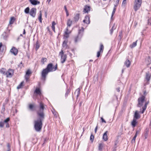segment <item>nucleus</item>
<instances>
[{"instance_id": "f257e3e1", "label": "nucleus", "mask_w": 151, "mask_h": 151, "mask_svg": "<svg viewBox=\"0 0 151 151\" xmlns=\"http://www.w3.org/2000/svg\"><path fill=\"white\" fill-rule=\"evenodd\" d=\"M38 110V132L42 127V122L45 118L44 110L45 109V105L42 102H40L39 108Z\"/></svg>"}, {"instance_id": "f03ea898", "label": "nucleus", "mask_w": 151, "mask_h": 151, "mask_svg": "<svg viewBox=\"0 0 151 151\" xmlns=\"http://www.w3.org/2000/svg\"><path fill=\"white\" fill-rule=\"evenodd\" d=\"M138 101L137 106L139 107H142V111H140L139 112L143 114L147 108V106L149 103V101H146L145 99V96L143 95L138 98Z\"/></svg>"}, {"instance_id": "7ed1b4c3", "label": "nucleus", "mask_w": 151, "mask_h": 151, "mask_svg": "<svg viewBox=\"0 0 151 151\" xmlns=\"http://www.w3.org/2000/svg\"><path fill=\"white\" fill-rule=\"evenodd\" d=\"M57 68V65L56 64L55 67H53L52 63L48 64L47 67L44 69L42 73V79L45 80L46 75L50 72L53 71L55 70Z\"/></svg>"}, {"instance_id": "20e7f679", "label": "nucleus", "mask_w": 151, "mask_h": 151, "mask_svg": "<svg viewBox=\"0 0 151 151\" xmlns=\"http://www.w3.org/2000/svg\"><path fill=\"white\" fill-rule=\"evenodd\" d=\"M0 73L3 75L6 76L7 78H11L14 75V71L12 69H9L6 70V68H1L0 70Z\"/></svg>"}, {"instance_id": "39448f33", "label": "nucleus", "mask_w": 151, "mask_h": 151, "mask_svg": "<svg viewBox=\"0 0 151 151\" xmlns=\"http://www.w3.org/2000/svg\"><path fill=\"white\" fill-rule=\"evenodd\" d=\"M142 1H135L134 8L135 11H137L140 7Z\"/></svg>"}, {"instance_id": "423d86ee", "label": "nucleus", "mask_w": 151, "mask_h": 151, "mask_svg": "<svg viewBox=\"0 0 151 151\" xmlns=\"http://www.w3.org/2000/svg\"><path fill=\"white\" fill-rule=\"evenodd\" d=\"M59 55L61 57V61L62 63H63L66 60L67 55L66 54H64L62 50L60 52Z\"/></svg>"}, {"instance_id": "0eeeda50", "label": "nucleus", "mask_w": 151, "mask_h": 151, "mask_svg": "<svg viewBox=\"0 0 151 151\" xmlns=\"http://www.w3.org/2000/svg\"><path fill=\"white\" fill-rule=\"evenodd\" d=\"M32 74V72L30 70L28 69L27 70L24 77L26 82H28L29 81V79Z\"/></svg>"}, {"instance_id": "6e6552de", "label": "nucleus", "mask_w": 151, "mask_h": 151, "mask_svg": "<svg viewBox=\"0 0 151 151\" xmlns=\"http://www.w3.org/2000/svg\"><path fill=\"white\" fill-rule=\"evenodd\" d=\"M36 9L35 8H33L31 9L30 11L29 14L30 15L33 17H35L36 15Z\"/></svg>"}, {"instance_id": "1a4fd4ad", "label": "nucleus", "mask_w": 151, "mask_h": 151, "mask_svg": "<svg viewBox=\"0 0 151 151\" xmlns=\"http://www.w3.org/2000/svg\"><path fill=\"white\" fill-rule=\"evenodd\" d=\"M11 52L14 55H16L18 52V50L15 47H13L10 50Z\"/></svg>"}, {"instance_id": "9d476101", "label": "nucleus", "mask_w": 151, "mask_h": 151, "mask_svg": "<svg viewBox=\"0 0 151 151\" xmlns=\"http://www.w3.org/2000/svg\"><path fill=\"white\" fill-rule=\"evenodd\" d=\"M104 49V46L102 44H101L100 47V50L97 52V57H99L100 56V53L103 52Z\"/></svg>"}, {"instance_id": "9b49d317", "label": "nucleus", "mask_w": 151, "mask_h": 151, "mask_svg": "<svg viewBox=\"0 0 151 151\" xmlns=\"http://www.w3.org/2000/svg\"><path fill=\"white\" fill-rule=\"evenodd\" d=\"M29 108L32 111H34L36 108V106L34 104H29Z\"/></svg>"}, {"instance_id": "f8f14e48", "label": "nucleus", "mask_w": 151, "mask_h": 151, "mask_svg": "<svg viewBox=\"0 0 151 151\" xmlns=\"http://www.w3.org/2000/svg\"><path fill=\"white\" fill-rule=\"evenodd\" d=\"M79 14H77L75 15V16L73 18V22H77L79 20Z\"/></svg>"}, {"instance_id": "ddd939ff", "label": "nucleus", "mask_w": 151, "mask_h": 151, "mask_svg": "<svg viewBox=\"0 0 151 151\" xmlns=\"http://www.w3.org/2000/svg\"><path fill=\"white\" fill-rule=\"evenodd\" d=\"M70 33V32H68V29L67 28L66 29V30L65 31V34L64 35V38H68L69 37V34Z\"/></svg>"}, {"instance_id": "4468645a", "label": "nucleus", "mask_w": 151, "mask_h": 151, "mask_svg": "<svg viewBox=\"0 0 151 151\" xmlns=\"http://www.w3.org/2000/svg\"><path fill=\"white\" fill-rule=\"evenodd\" d=\"M107 133L108 131H106L103 134V139L105 141H106L108 139Z\"/></svg>"}, {"instance_id": "2eb2a0df", "label": "nucleus", "mask_w": 151, "mask_h": 151, "mask_svg": "<svg viewBox=\"0 0 151 151\" xmlns=\"http://www.w3.org/2000/svg\"><path fill=\"white\" fill-rule=\"evenodd\" d=\"M140 116L138 114V111H136L134 114V119H137L140 118Z\"/></svg>"}, {"instance_id": "dca6fc26", "label": "nucleus", "mask_w": 151, "mask_h": 151, "mask_svg": "<svg viewBox=\"0 0 151 151\" xmlns=\"http://www.w3.org/2000/svg\"><path fill=\"white\" fill-rule=\"evenodd\" d=\"M24 82L22 81L17 87V89H19L23 88L24 86Z\"/></svg>"}, {"instance_id": "f3484780", "label": "nucleus", "mask_w": 151, "mask_h": 151, "mask_svg": "<svg viewBox=\"0 0 151 151\" xmlns=\"http://www.w3.org/2000/svg\"><path fill=\"white\" fill-rule=\"evenodd\" d=\"M15 20V18L14 17H11L9 20V25L12 24L14 22Z\"/></svg>"}, {"instance_id": "a211bd4d", "label": "nucleus", "mask_w": 151, "mask_h": 151, "mask_svg": "<svg viewBox=\"0 0 151 151\" xmlns=\"http://www.w3.org/2000/svg\"><path fill=\"white\" fill-rule=\"evenodd\" d=\"M90 10V6H88L86 5L84 9V12H85L86 13L88 12V11Z\"/></svg>"}, {"instance_id": "6ab92c4d", "label": "nucleus", "mask_w": 151, "mask_h": 151, "mask_svg": "<svg viewBox=\"0 0 151 151\" xmlns=\"http://www.w3.org/2000/svg\"><path fill=\"white\" fill-rule=\"evenodd\" d=\"M137 123V119H134L133 121L131 122V125L133 127H135Z\"/></svg>"}, {"instance_id": "aec40b11", "label": "nucleus", "mask_w": 151, "mask_h": 151, "mask_svg": "<svg viewBox=\"0 0 151 151\" xmlns=\"http://www.w3.org/2000/svg\"><path fill=\"white\" fill-rule=\"evenodd\" d=\"M85 19H86L84 20H83V22L84 23H86L87 24H89L90 21L89 17L88 16H86L85 17Z\"/></svg>"}, {"instance_id": "412c9836", "label": "nucleus", "mask_w": 151, "mask_h": 151, "mask_svg": "<svg viewBox=\"0 0 151 151\" xmlns=\"http://www.w3.org/2000/svg\"><path fill=\"white\" fill-rule=\"evenodd\" d=\"M124 63L125 65H126L127 67L128 68L129 67L130 65L131 62L129 60L127 59L125 61Z\"/></svg>"}, {"instance_id": "4be33fe9", "label": "nucleus", "mask_w": 151, "mask_h": 151, "mask_svg": "<svg viewBox=\"0 0 151 151\" xmlns=\"http://www.w3.org/2000/svg\"><path fill=\"white\" fill-rule=\"evenodd\" d=\"M151 76V74L149 72H148L146 73V79L148 81L150 79Z\"/></svg>"}, {"instance_id": "5701e85b", "label": "nucleus", "mask_w": 151, "mask_h": 151, "mask_svg": "<svg viewBox=\"0 0 151 151\" xmlns=\"http://www.w3.org/2000/svg\"><path fill=\"white\" fill-rule=\"evenodd\" d=\"M34 127L35 129L38 131V120H35L34 121Z\"/></svg>"}, {"instance_id": "b1692460", "label": "nucleus", "mask_w": 151, "mask_h": 151, "mask_svg": "<svg viewBox=\"0 0 151 151\" xmlns=\"http://www.w3.org/2000/svg\"><path fill=\"white\" fill-rule=\"evenodd\" d=\"M137 40L135 42H133V43L130 45V47L131 48H132L135 47L137 45Z\"/></svg>"}, {"instance_id": "393cba45", "label": "nucleus", "mask_w": 151, "mask_h": 151, "mask_svg": "<svg viewBox=\"0 0 151 151\" xmlns=\"http://www.w3.org/2000/svg\"><path fill=\"white\" fill-rule=\"evenodd\" d=\"M72 21L70 19H69L68 20L67 23V24L68 27H70L72 23Z\"/></svg>"}, {"instance_id": "a878e982", "label": "nucleus", "mask_w": 151, "mask_h": 151, "mask_svg": "<svg viewBox=\"0 0 151 151\" xmlns=\"http://www.w3.org/2000/svg\"><path fill=\"white\" fill-rule=\"evenodd\" d=\"M47 59L45 58H42L41 60V62L42 64H44V63L46 62L47 61Z\"/></svg>"}, {"instance_id": "bb28decb", "label": "nucleus", "mask_w": 151, "mask_h": 151, "mask_svg": "<svg viewBox=\"0 0 151 151\" xmlns=\"http://www.w3.org/2000/svg\"><path fill=\"white\" fill-rule=\"evenodd\" d=\"M24 12L26 14H28L29 13V7L26 8L24 10Z\"/></svg>"}, {"instance_id": "cd10ccee", "label": "nucleus", "mask_w": 151, "mask_h": 151, "mask_svg": "<svg viewBox=\"0 0 151 151\" xmlns=\"http://www.w3.org/2000/svg\"><path fill=\"white\" fill-rule=\"evenodd\" d=\"M137 132L136 133V134L135 135V136H134V137L132 140V143H133V142H135V139H136V138L137 136Z\"/></svg>"}, {"instance_id": "c85d7f7f", "label": "nucleus", "mask_w": 151, "mask_h": 151, "mask_svg": "<svg viewBox=\"0 0 151 151\" xmlns=\"http://www.w3.org/2000/svg\"><path fill=\"white\" fill-rule=\"evenodd\" d=\"M148 131H147L145 133L144 135V137H145V139H146L148 136Z\"/></svg>"}, {"instance_id": "c756f323", "label": "nucleus", "mask_w": 151, "mask_h": 151, "mask_svg": "<svg viewBox=\"0 0 151 151\" xmlns=\"http://www.w3.org/2000/svg\"><path fill=\"white\" fill-rule=\"evenodd\" d=\"M31 3L33 5H36L37 3V1H30Z\"/></svg>"}, {"instance_id": "7c9ffc66", "label": "nucleus", "mask_w": 151, "mask_h": 151, "mask_svg": "<svg viewBox=\"0 0 151 151\" xmlns=\"http://www.w3.org/2000/svg\"><path fill=\"white\" fill-rule=\"evenodd\" d=\"M34 95L36 96V97H37V96L38 95V88L37 87L36 88L35 90L34 93Z\"/></svg>"}, {"instance_id": "2f4dec72", "label": "nucleus", "mask_w": 151, "mask_h": 151, "mask_svg": "<svg viewBox=\"0 0 151 151\" xmlns=\"http://www.w3.org/2000/svg\"><path fill=\"white\" fill-rule=\"evenodd\" d=\"M116 5H114V8L113 9V12H112V14L111 17H112L113 16V15H114V13H115V12L116 9Z\"/></svg>"}, {"instance_id": "473e14b6", "label": "nucleus", "mask_w": 151, "mask_h": 151, "mask_svg": "<svg viewBox=\"0 0 151 151\" xmlns=\"http://www.w3.org/2000/svg\"><path fill=\"white\" fill-rule=\"evenodd\" d=\"M67 41L66 40H65L63 43V47H66Z\"/></svg>"}, {"instance_id": "72a5a7b5", "label": "nucleus", "mask_w": 151, "mask_h": 151, "mask_svg": "<svg viewBox=\"0 0 151 151\" xmlns=\"http://www.w3.org/2000/svg\"><path fill=\"white\" fill-rule=\"evenodd\" d=\"M94 138V136L92 134H91L90 137V139L92 142H93V141Z\"/></svg>"}, {"instance_id": "f704fd0d", "label": "nucleus", "mask_w": 151, "mask_h": 151, "mask_svg": "<svg viewBox=\"0 0 151 151\" xmlns=\"http://www.w3.org/2000/svg\"><path fill=\"white\" fill-rule=\"evenodd\" d=\"M10 120V118H7L5 119L4 121V123H8V122Z\"/></svg>"}, {"instance_id": "c9c22d12", "label": "nucleus", "mask_w": 151, "mask_h": 151, "mask_svg": "<svg viewBox=\"0 0 151 151\" xmlns=\"http://www.w3.org/2000/svg\"><path fill=\"white\" fill-rule=\"evenodd\" d=\"M4 122H0V127H3L4 126Z\"/></svg>"}, {"instance_id": "e433bc0d", "label": "nucleus", "mask_w": 151, "mask_h": 151, "mask_svg": "<svg viewBox=\"0 0 151 151\" xmlns=\"http://www.w3.org/2000/svg\"><path fill=\"white\" fill-rule=\"evenodd\" d=\"M80 89L78 88V89H77L76 91V92L75 93H76L77 94V96H78V94H79L80 93Z\"/></svg>"}, {"instance_id": "4c0bfd02", "label": "nucleus", "mask_w": 151, "mask_h": 151, "mask_svg": "<svg viewBox=\"0 0 151 151\" xmlns=\"http://www.w3.org/2000/svg\"><path fill=\"white\" fill-rule=\"evenodd\" d=\"M103 147V145L102 144H100L99 145V150H102V147Z\"/></svg>"}, {"instance_id": "58836bf2", "label": "nucleus", "mask_w": 151, "mask_h": 151, "mask_svg": "<svg viewBox=\"0 0 151 151\" xmlns=\"http://www.w3.org/2000/svg\"><path fill=\"white\" fill-rule=\"evenodd\" d=\"M38 19L39 20L40 22H42V16H41V14L40 13V16L38 18Z\"/></svg>"}, {"instance_id": "ea45409f", "label": "nucleus", "mask_w": 151, "mask_h": 151, "mask_svg": "<svg viewBox=\"0 0 151 151\" xmlns=\"http://www.w3.org/2000/svg\"><path fill=\"white\" fill-rule=\"evenodd\" d=\"M148 24L149 25H150L151 24V18H150L148 20Z\"/></svg>"}, {"instance_id": "a19ab883", "label": "nucleus", "mask_w": 151, "mask_h": 151, "mask_svg": "<svg viewBox=\"0 0 151 151\" xmlns=\"http://www.w3.org/2000/svg\"><path fill=\"white\" fill-rule=\"evenodd\" d=\"M126 1H123L122 3V6H124L126 4Z\"/></svg>"}, {"instance_id": "79ce46f5", "label": "nucleus", "mask_w": 151, "mask_h": 151, "mask_svg": "<svg viewBox=\"0 0 151 151\" xmlns=\"http://www.w3.org/2000/svg\"><path fill=\"white\" fill-rule=\"evenodd\" d=\"M35 50L37 51L38 49V41H37L36 45Z\"/></svg>"}, {"instance_id": "37998d69", "label": "nucleus", "mask_w": 151, "mask_h": 151, "mask_svg": "<svg viewBox=\"0 0 151 151\" xmlns=\"http://www.w3.org/2000/svg\"><path fill=\"white\" fill-rule=\"evenodd\" d=\"M38 95H40L41 94V91L40 88L38 87Z\"/></svg>"}, {"instance_id": "c03bdc74", "label": "nucleus", "mask_w": 151, "mask_h": 151, "mask_svg": "<svg viewBox=\"0 0 151 151\" xmlns=\"http://www.w3.org/2000/svg\"><path fill=\"white\" fill-rule=\"evenodd\" d=\"M9 101V99L8 98H6L5 100V103L6 104H7Z\"/></svg>"}, {"instance_id": "a18cd8bd", "label": "nucleus", "mask_w": 151, "mask_h": 151, "mask_svg": "<svg viewBox=\"0 0 151 151\" xmlns=\"http://www.w3.org/2000/svg\"><path fill=\"white\" fill-rule=\"evenodd\" d=\"M70 92V91H69V90L68 89L67 91V92H66V93H65V96H68V93H69Z\"/></svg>"}, {"instance_id": "49530a36", "label": "nucleus", "mask_w": 151, "mask_h": 151, "mask_svg": "<svg viewBox=\"0 0 151 151\" xmlns=\"http://www.w3.org/2000/svg\"><path fill=\"white\" fill-rule=\"evenodd\" d=\"M101 119L102 122H104L105 123H106V121L103 119V118L102 117H101Z\"/></svg>"}, {"instance_id": "de8ad7c7", "label": "nucleus", "mask_w": 151, "mask_h": 151, "mask_svg": "<svg viewBox=\"0 0 151 151\" xmlns=\"http://www.w3.org/2000/svg\"><path fill=\"white\" fill-rule=\"evenodd\" d=\"M118 143V142L117 141H116L115 142V146H114V148H116V145H117V144Z\"/></svg>"}, {"instance_id": "09e8293b", "label": "nucleus", "mask_w": 151, "mask_h": 151, "mask_svg": "<svg viewBox=\"0 0 151 151\" xmlns=\"http://www.w3.org/2000/svg\"><path fill=\"white\" fill-rule=\"evenodd\" d=\"M52 29L53 30L54 32H55V26H52Z\"/></svg>"}, {"instance_id": "8fccbe9b", "label": "nucleus", "mask_w": 151, "mask_h": 151, "mask_svg": "<svg viewBox=\"0 0 151 151\" xmlns=\"http://www.w3.org/2000/svg\"><path fill=\"white\" fill-rule=\"evenodd\" d=\"M64 8H65V12H68V10H67V9L66 7V6H64Z\"/></svg>"}, {"instance_id": "3c124183", "label": "nucleus", "mask_w": 151, "mask_h": 151, "mask_svg": "<svg viewBox=\"0 0 151 151\" xmlns=\"http://www.w3.org/2000/svg\"><path fill=\"white\" fill-rule=\"evenodd\" d=\"M6 123V127L8 128L9 127V124L8 123Z\"/></svg>"}, {"instance_id": "603ef678", "label": "nucleus", "mask_w": 151, "mask_h": 151, "mask_svg": "<svg viewBox=\"0 0 151 151\" xmlns=\"http://www.w3.org/2000/svg\"><path fill=\"white\" fill-rule=\"evenodd\" d=\"M56 24V23L55 22H53L52 23V26H55Z\"/></svg>"}, {"instance_id": "864d4df0", "label": "nucleus", "mask_w": 151, "mask_h": 151, "mask_svg": "<svg viewBox=\"0 0 151 151\" xmlns=\"http://www.w3.org/2000/svg\"><path fill=\"white\" fill-rule=\"evenodd\" d=\"M78 36L77 37H76L75 39V42H76L77 41V40L78 39Z\"/></svg>"}, {"instance_id": "5fc2aeb1", "label": "nucleus", "mask_w": 151, "mask_h": 151, "mask_svg": "<svg viewBox=\"0 0 151 151\" xmlns=\"http://www.w3.org/2000/svg\"><path fill=\"white\" fill-rule=\"evenodd\" d=\"M114 29H111L110 30V34H112V32H113Z\"/></svg>"}, {"instance_id": "6e6d98bb", "label": "nucleus", "mask_w": 151, "mask_h": 151, "mask_svg": "<svg viewBox=\"0 0 151 151\" xmlns=\"http://www.w3.org/2000/svg\"><path fill=\"white\" fill-rule=\"evenodd\" d=\"M116 90H117V91L119 92L120 91V88H117Z\"/></svg>"}, {"instance_id": "4d7b16f0", "label": "nucleus", "mask_w": 151, "mask_h": 151, "mask_svg": "<svg viewBox=\"0 0 151 151\" xmlns=\"http://www.w3.org/2000/svg\"><path fill=\"white\" fill-rule=\"evenodd\" d=\"M97 126L96 127V128H95V132L96 133V131H97Z\"/></svg>"}, {"instance_id": "13d9d810", "label": "nucleus", "mask_w": 151, "mask_h": 151, "mask_svg": "<svg viewBox=\"0 0 151 151\" xmlns=\"http://www.w3.org/2000/svg\"><path fill=\"white\" fill-rule=\"evenodd\" d=\"M114 25H115L114 24L113 25V27H112L111 29H115V27H114Z\"/></svg>"}, {"instance_id": "bf43d9fd", "label": "nucleus", "mask_w": 151, "mask_h": 151, "mask_svg": "<svg viewBox=\"0 0 151 151\" xmlns=\"http://www.w3.org/2000/svg\"><path fill=\"white\" fill-rule=\"evenodd\" d=\"M25 33H26L25 30V29H24V30H23V34H25Z\"/></svg>"}, {"instance_id": "052dcab7", "label": "nucleus", "mask_w": 151, "mask_h": 151, "mask_svg": "<svg viewBox=\"0 0 151 151\" xmlns=\"http://www.w3.org/2000/svg\"><path fill=\"white\" fill-rule=\"evenodd\" d=\"M144 96H145L147 94V93H146V92L145 91L144 92Z\"/></svg>"}, {"instance_id": "680f3d73", "label": "nucleus", "mask_w": 151, "mask_h": 151, "mask_svg": "<svg viewBox=\"0 0 151 151\" xmlns=\"http://www.w3.org/2000/svg\"><path fill=\"white\" fill-rule=\"evenodd\" d=\"M66 15H67V16H69V15L68 12H66Z\"/></svg>"}, {"instance_id": "e2e57ef3", "label": "nucleus", "mask_w": 151, "mask_h": 151, "mask_svg": "<svg viewBox=\"0 0 151 151\" xmlns=\"http://www.w3.org/2000/svg\"><path fill=\"white\" fill-rule=\"evenodd\" d=\"M7 146H8V148H10V145H9V144H8V145H7Z\"/></svg>"}, {"instance_id": "0e129e2a", "label": "nucleus", "mask_w": 151, "mask_h": 151, "mask_svg": "<svg viewBox=\"0 0 151 151\" xmlns=\"http://www.w3.org/2000/svg\"><path fill=\"white\" fill-rule=\"evenodd\" d=\"M81 30H80V31L79 32V33L80 34V31H81Z\"/></svg>"}, {"instance_id": "69168bd1", "label": "nucleus", "mask_w": 151, "mask_h": 151, "mask_svg": "<svg viewBox=\"0 0 151 151\" xmlns=\"http://www.w3.org/2000/svg\"><path fill=\"white\" fill-rule=\"evenodd\" d=\"M150 125H151V121H150Z\"/></svg>"}, {"instance_id": "338daca9", "label": "nucleus", "mask_w": 151, "mask_h": 151, "mask_svg": "<svg viewBox=\"0 0 151 151\" xmlns=\"http://www.w3.org/2000/svg\"><path fill=\"white\" fill-rule=\"evenodd\" d=\"M20 36H22V34H21L20 35Z\"/></svg>"}, {"instance_id": "774afa93", "label": "nucleus", "mask_w": 151, "mask_h": 151, "mask_svg": "<svg viewBox=\"0 0 151 151\" xmlns=\"http://www.w3.org/2000/svg\"><path fill=\"white\" fill-rule=\"evenodd\" d=\"M8 151H10V150H8Z\"/></svg>"}]
</instances>
